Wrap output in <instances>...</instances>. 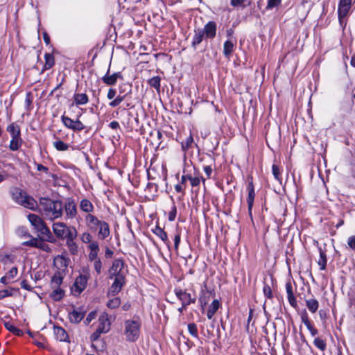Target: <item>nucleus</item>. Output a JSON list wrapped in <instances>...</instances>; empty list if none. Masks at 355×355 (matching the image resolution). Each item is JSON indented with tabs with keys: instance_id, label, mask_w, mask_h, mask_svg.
<instances>
[{
	"instance_id": "obj_15",
	"label": "nucleus",
	"mask_w": 355,
	"mask_h": 355,
	"mask_svg": "<svg viewBox=\"0 0 355 355\" xmlns=\"http://www.w3.org/2000/svg\"><path fill=\"white\" fill-rule=\"evenodd\" d=\"M78 232L69 233V237L66 239V245L72 254H76L78 252V246L75 242Z\"/></svg>"
},
{
	"instance_id": "obj_33",
	"label": "nucleus",
	"mask_w": 355,
	"mask_h": 355,
	"mask_svg": "<svg viewBox=\"0 0 355 355\" xmlns=\"http://www.w3.org/2000/svg\"><path fill=\"white\" fill-rule=\"evenodd\" d=\"M21 144L22 139L21 138V135L16 137H12L9 144V148L13 151L17 150L21 146Z\"/></svg>"
},
{
	"instance_id": "obj_50",
	"label": "nucleus",
	"mask_w": 355,
	"mask_h": 355,
	"mask_svg": "<svg viewBox=\"0 0 355 355\" xmlns=\"http://www.w3.org/2000/svg\"><path fill=\"white\" fill-rule=\"evenodd\" d=\"M313 343L314 345L321 351H324L326 349V343L322 339L315 338Z\"/></svg>"
},
{
	"instance_id": "obj_52",
	"label": "nucleus",
	"mask_w": 355,
	"mask_h": 355,
	"mask_svg": "<svg viewBox=\"0 0 355 355\" xmlns=\"http://www.w3.org/2000/svg\"><path fill=\"white\" fill-rule=\"evenodd\" d=\"M176 214H177V208H176V206L175 205V204L173 203V206L171 207V209L168 214V220L170 221H173L175 219Z\"/></svg>"
},
{
	"instance_id": "obj_51",
	"label": "nucleus",
	"mask_w": 355,
	"mask_h": 355,
	"mask_svg": "<svg viewBox=\"0 0 355 355\" xmlns=\"http://www.w3.org/2000/svg\"><path fill=\"white\" fill-rule=\"evenodd\" d=\"M17 234L21 238L31 237V234L24 227H19L17 230Z\"/></svg>"
},
{
	"instance_id": "obj_56",
	"label": "nucleus",
	"mask_w": 355,
	"mask_h": 355,
	"mask_svg": "<svg viewBox=\"0 0 355 355\" xmlns=\"http://www.w3.org/2000/svg\"><path fill=\"white\" fill-rule=\"evenodd\" d=\"M34 164L38 171H42L45 174H48L49 172V168L46 166H43L41 164H38L37 162H34Z\"/></svg>"
},
{
	"instance_id": "obj_38",
	"label": "nucleus",
	"mask_w": 355,
	"mask_h": 355,
	"mask_svg": "<svg viewBox=\"0 0 355 355\" xmlns=\"http://www.w3.org/2000/svg\"><path fill=\"white\" fill-rule=\"evenodd\" d=\"M153 232L157 235L162 241L166 243L168 241V236L166 232L159 226H156L153 230Z\"/></svg>"
},
{
	"instance_id": "obj_14",
	"label": "nucleus",
	"mask_w": 355,
	"mask_h": 355,
	"mask_svg": "<svg viewBox=\"0 0 355 355\" xmlns=\"http://www.w3.org/2000/svg\"><path fill=\"white\" fill-rule=\"evenodd\" d=\"M351 5L352 0H340L338 8V14L340 21L347 15L351 8Z\"/></svg>"
},
{
	"instance_id": "obj_49",
	"label": "nucleus",
	"mask_w": 355,
	"mask_h": 355,
	"mask_svg": "<svg viewBox=\"0 0 355 355\" xmlns=\"http://www.w3.org/2000/svg\"><path fill=\"white\" fill-rule=\"evenodd\" d=\"M93 262V266L98 275L101 273L103 264L101 259L92 261Z\"/></svg>"
},
{
	"instance_id": "obj_31",
	"label": "nucleus",
	"mask_w": 355,
	"mask_h": 355,
	"mask_svg": "<svg viewBox=\"0 0 355 355\" xmlns=\"http://www.w3.org/2000/svg\"><path fill=\"white\" fill-rule=\"evenodd\" d=\"M21 323V321H19V320H17L13 323H11L9 321H6V320L3 321V324H4V326L6 327V328L8 330H9L10 331L15 334L16 335H20L21 331L19 329L16 328L15 327V325L19 324Z\"/></svg>"
},
{
	"instance_id": "obj_43",
	"label": "nucleus",
	"mask_w": 355,
	"mask_h": 355,
	"mask_svg": "<svg viewBox=\"0 0 355 355\" xmlns=\"http://www.w3.org/2000/svg\"><path fill=\"white\" fill-rule=\"evenodd\" d=\"M193 143V139L191 135H190L185 141L181 143L182 149L183 151H187L192 146Z\"/></svg>"
},
{
	"instance_id": "obj_47",
	"label": "nucleus",
	"mask_w": 355,
	"mask_h": 355,
	"mask_svg": "<svg viewBox=\"0 0 355 355\" xmlns=\"http://www.w3.org/2000/svg\"><path fill=\"white\" fill-rule=\"evenodd\" d=\"M103 333H106V329L105 328V327H103L102 328H97V329L96 330L95 332H94L91 336H90V339L92 341H95L96 340L100 335Z\"/></svg>"
},
{
	"instance_id": "obj_54",
	"label": "nucleus",
	"mask_w": 355,
	"mask_h": 355,
	"mask_svg": "<svg viewBox=\"0 0 355 355\" xmlns=\"http://www.w3.org/2000/svg\"><path fill=\"white\" fill-rule=\"evenodd\" d=\"M188 329H189V333L193 336L194 337H197L198 336V330H197V327H196V325L194 324V323H190L188 325Z\"/></svg>"
},
{
	"instance_id": "obj_4",
	"label": "nucleus",
	"mask_w": 355,
	"mask_h": 355,
	"mask_svg": "<svg viewBox=\"0 0 355 355\" xmlns=\"http://www.w3.org/2000/svg\"><path fill=\"white\" fill-rule=\"evenodd\" d=\"M140 322L139 320H128L125 322L124 334L126 340L129 342L136 341L140 332Z\"/></svg>"
},
{
	"instance_id": "obj_60",
	"label": "nucleus",
	"mask_w": 355,
	"mask_h": 355,
	"mask_svg": "<svg viewBox=\"0 0 355 355\" xmlns=\"http://www.w3.org/2000/svg\"><path fill=\"white\" fill-rule=\"evenodd\" d=\"M116 95V91L114 88H110L108 89L107 94V98L109 100H113L115 98V96Z\"/></svg>"
},
{
	"instance_id": "obj_8",
	"label": "nucleus",
	"mask_w": 355,
	"mask_h": 355,
	"mask_svg": "<svg viewBox=\"0 0 355 355\" xmlns=\"http://www.w3.org/2000/svg\"><path fill=\"white\" fill-rule=\"evenodd\" d=\"M63 214L66 220H71L76 218L78 214L77 205L74 199L67 198L63 203Z\"/></svg>"
},
{
	"instance_id": "obj_57",
	"label": "nucleus",
	"mask_w": 355,
	"mask_h": 355,
	"mask_svg": "<svg viewBox=\"0 0 355 355\" xmlns=\"http://www.w3.org/2000/svg\"><path fill=\"white\" fill-rule=\"evenodd\" d=\"M282 0H268L267 8L270 9L279 6Z\"/></svg>"
},
{
	"instance_id": "obj_21",
	"label": "nucleus",
	"mask_w": 355,
	"mask_h": 355,
	"mask_svg": "<svg viewBox=\"0 0 355 355\" xmlns=\"http://www.w3.org/2000/svg\"><path fill=\"white\" fill-rule=\"evenodd\" d=\"M62 317L68 318L71 323H78L84 318V312H62Z\"/></svg>"
},
{
	"instance_id": "obj_11",
	"label": "nucleus",
	"mask_w": 355,
	"mask_h": 355,
	"mask_svg": "<svg viewBox=\"0 0 355 355\" xmlns=\"http://www.w3.org/2000/svg\"><path fill=\"white\" fill-rule=\"evenodd\" d=\"M114 281L110 286L108 291L109 295H115L118 294L125 284V277H115L112 279Z\"/></svg>"
},
{
	"instance_id": "obj_46",
	"label": "nucleus",
	"mask_w": 355,
	"mask_h": 355,
	"mask_svg": "<svg viewBox=\"0 0 355 355\" xmlns=\"http://www.w3.org/2000/svg\"><path fill=\"white\" fill-rule=\"evenodd\" d=\"M125 95H118L115 98L109 103V106L111 107H116L119 106L125 99Z\"/></svg>"
},
{
	"instance_id": "obj_18",
	"label": "nucleus",
	"mask_w": 355,
	"mask_h": 355,
	"mask_svg": "<svg viewBox=\"0 0 355 355\" xmlns=\"http://www.w3.org/2000/svg\"><path fill=\"white\" fill-rule=\"evenodd\" d=\"M248 196L247 198V203L250 216L252 218V209L253 207L254 200L255 197L254 188L252 182H250L248 185Z\"/></svg>"
},
{
	"instance_id": "obj_41",
	"label": "nucleus",
	"mask_w": 355,
	"mask_h": 355,
	"mask_svg": "<svg viewBox=\"0 0 355 355\" xmlns=\"http://www.w3.org/2000/svg\"><path fill=\"white\" fill-rule=\"evenodd\" d=\"M160 81L161 78L159 76H154L148 80V83L150 87H154L157 92H159Z\"/></svg>"
},
{
	"instance_id": "obj_6",
	"label": "nucleus",
	"mask_w": 355,
	"mask_h": 355,
	"mask_svg": "<svg viewBox=\"0 0 355 355\" xmlns=\"http://www.w3.org/2000/svg\"><path fill=\"white\" fill-rule=\"evenodd\" d=\"M89 278V272L80 274L76 278L75 282L71 288V293L73 295H79L85 289Z\"/></svg>"
},
{
	"instance_id": "obj_16",
	"label": "nucleus",
	"mask_w": 355,
	"mask_h": 355,
	"mask_svg": "<svg viewBox=\"0 0 355 355\" xmlns=\"http://www.w3.org/2000/svg\"><path fill=\"white\" fill-rule=\"evenodd\" d=\"M175 293L176 296L182 302L183 306L194 302L195 298L191 296L190 293H187L185 291L182 289H175Z\"/></svg>"
},
{
	"instance_id": "obj_40",
	"label": "nucleus",
	"mask_w": 355,
	"mask_h": 355,
	"mask_svg": "<svg viewBox=\"0 0 355 355\" xmlns=\"http://www.w3.org/2000/svg\"><path fill=\"white\" fill-rule=\"evenodd\" d=\"M54 148L58 151H66L69 149V146L62 140H56L53 143Z\"/></svg>"
},
{
	"instance_id": "obj_34",
	"label": "nucleus",
	"mask_w": 355,
	"mask_h": 355,
	"mask_svg": "<svg viewBox=\"0 0 355 355\" xmlns=\"http://www.w3.org/2000/svg\"><path fill=\"white\" fill-rule=\"evenodd\" d=\"M319 253H320V257L318 261V263L320 267V270H324L326 268L327 266V255L325 252L320 248H318Z\"/></svg>"
},
{
	"instance_id": "obj_28",
	"label": "nucleus",
	"mask_w": 355,
	"mask_h": 355,
	"mask_svg": "<svg viewBox=\"0 0 355 355\" xmlns=\"http://www.w3.org/2000/svg\"><path fill=\"white\" fill-rule=\"evenodd\" d=\"M53 333L55 336V338L62 342L67 341L69 339L68 334L66 331L60 327H54Z\"/></svg>"
},
{
	"instance_id": "obj_12",
	"label": "nucleus",
	"mask_w": 355,
	"mask_h": 355,
	"mask_svg": "<svg viewBox=\"0 0 355 355\" xmlns=\"http://www.w3.org/2000/svg\"><path fill=\"white\" fill-rule=\"evenodd\" d=\"M201 31L205 35L206 39H214L216 35L217 25L214 21H208Z\"/></svg>"
},
{
	"instance_id": "obj_59",
	"label": "nucleus",
	"mask_w": 355,
	"mask_h": 355,
	"mask_svg": "<svg viewBox=\"0 0 355 355\" xmlns=\"http://www.w3.org/2000/svg\"><path fill=\"white\" fill-rule=\"evenodd\" d=\"M21 288L27 291H31L33 287L31 286L26 279H24L20 282Z\"/></svg>"
},
{
	"instance_id": "obj_39",
	"label": "nucleus",
	"mask_w": 355,
	"mask_h": 355,
	"mask_svg": "<svg viewBox=\"0 0 355 355\" xmlns=\"http://www.w3.org/2000/svg\"><path fill=\"white\" fill-rule=\"evenodd\" d=\"M53 292L51 293V297L55 301L60 300L64 295V291L61 288H52Z\"/></svg>"
},
{
	"instance_id": "obj_29",
	"label": "nucleus",
	"mask_w": 355,
	"mask_h": 355,
	"mask_svg": "<svg viewBox=\"0 0 355 355\" xmlns=\"http://www.w3.org/2000/svg\"><path fill=\"white\" fill-rule=\"evenodd\" d=\"M99 325L98 328H102L105 327L106 329V332H107L110 329V326L111 324V320L108 317V314L106 312H102L101 315L98 318Z\"/></svg>"
},
{
	"instance_id": "obj_32",
	"label": "nucleus",
	"mask_w": 355,
	"mask_h": 355,
	"mask_svg": "<svg viewBox=\"0 0 355 355\" xmlns=\"http://www.w3.org/2000/svg\"><path fill=\"white\" fill-rule=\"evenodd\" d=\"M234 49V44L230 40L225 42L223 45V54L226 58H230Z\"/></svg>"
},
{
	"instance_id": "obj_61",
	"label": "nucleus",
	"mask_w": 355,
	"mask_h": 355,
	"mask_svg": "<svg viewBox=\"0 0 355 355\" xmlns=\"http://www.w3.org/2000/svg\"><path fill=\"white\" fill-rule=\"evenodd\" d=\"M17 275V268L16 267H12L9 272L7 273L8 279H12Z\"/></svg>"
},
{
	"instance_id": "obj_63",
	"label": "nucleus",
	"mask_w": 355,
	"mask_h": 355,
	"mask_svg": "<svg viewBox=\"0 0 355 355\" xmlns=\"http://www.w3.org/2000/svg\"><path fill=\"white\" fill-rule=\"evenodd\" d=\"M180 243V234L177 233L174 236V247L176 250H178L179 248V245Z\"/></svg>"
},
{
	"instance_id": "obj_37",
	"label": "nucleus",
	"mask_w": 355,
	"mask_h": 355,
	"mask_svg": "<svg viewBox=\"0 0 355 355\" xmlns=\"http://www.w3.org/2000/svg\"><path fill=\"white\" fill-rule=\"evenodd\" d=\"M45 64L43 70L50 69L55 64V58L51 53H46L44 55Z\"/></svg>"
},
{
	"instance_id": "obj_62",
	"label": "nucleus",
	"mask_w": 355,
	"mask_h": 355,
	"mask_svg": "<svg viewBox=\"0 0 355 355\" xmlns=\"http://www.w3.org/2000/svg\"><path fill=\"white\" fill-rule=\"evenodd\" d=\"M304 323L306 325L307 328L309 329L312 336H315L317 334V330L311 325L310 322L308 321L307 319L304 320Z\"/></svg>"
},
{
	"instance_id": "obj_17",
	"label": "nucleus",
	"mask_w": 355,
	"mask_h": 355,
	"mask_svg": "<svg viewBox=\"0 0 355 355\" xmlns=\"http://www.w3.org/2000/svg\"><path fill=\"white\" fill-rule=\"evenodd\" d=\"M86 225L92 231H96L98 225L103 221L99 220L96 216L93 214H87L85 218Z\"/></svg>"
},
{
	"instance_id": "obj_3",
	"label": "nucleus",
	"mask_w": 355,
	"mask_h": 355,
	"mask_svg": "<svg viewBox=\"0 0 355 355\" xmlns=\"http://www.w3.org/2000/svg\"><path fill=\"white\" fill-rule=\"evenodd\" d=\"M28 219L37 232L40 233V236L44 237L47 242H55V239L49 228L40 216L34 214H30L28 215Z\"/></svg>"
},
{
	"instance_id": "obj_26",
	"label": "nucleus",
	"mask_w": 355,
	"mask_h": 355,
	"mask_svg": "<svg viewBox=\"0 0 355 355\" xmlns=\"http://www.w3.org/2000/svg\"><path fill=\"white\" fill-rule=\"evenodd\" d=\"M73 98L76 106L84 105L89 102V97L85 93H75Z\"/></svg>"
},
{
	"instance_id": "obj_44",
	"label": "nucleus",
	"mask_w": 355,
	"mask_h": 355,
	"mask_svg": "<svg viewBox=\"0 0 355 355\" xmlns=\"http://www.w3.org/2000/svg\"><path fill=\"white\" fill-rule=\"evenodd\" d=\"M272 173L275 179L282 184V178L281 177V170L277 165L273 164L272 166Z\"/></svg>"
},
{
	"instance_id": "obj_48",
	"label": "nucleus",
	"mask_w": 355,
	"mask_h": 355,
	"mask_svg": "<svg viewBox=\"0 0 355 355\" xmlns=\"http://www.w3.org/2000/svg\"><path fill=\"white\" fill-rule=\"evenodd\" d=\"M30 239L26 241H24L21 245L23 246H28L32 248H35L37 245V238L33 237L31 235V237H28Z\"/></svg>"
},
{
	"instance_id": "obj_58",
	"label": "nucleus",
	"mask_w": 355,
	"mask_h": 355,
	"mask_svg": "<svg viewBox=\"0 0 355 355\" xmlns=\"http://www.w3.org/2000/svg\"><path fill=\"white\" fill-rule=\"evenodd\" d=\"M189 180L192 187H198L200 182V178L198 177L193 178L191 176V178H189Z\"/></svg>"
},
{
	"instance_id": "obj_53",
	"label": "nucleus",
	"mask_w": 355,
	"mask_h": 355,
	"mask_svg": "<svg viewBox=\"0 0 355 355\" xmlns=\"http://www.w3.org/2000/svg\"><path fill=\"white\" fill-rule=\"evenodd\" d=\"M220 303L217 299H214L209 306L208 311H217L220 307Z\"/></svg>"
},
{
	"instance_id": "obj_23",
	"label": "nucleus",
	"mask_w": 355,
	"mask_h": 355,
	"mask_svg": "<svg viewBox=\"0 0 355 355\" xmlns=\"http://www.w3.org/2000/svg\"><path fill=\"white\" fill-rule=\"evenodd\" d=\"M54 266L57 268L56 271H62L65 274L68 266V260L62 256H58L54 259Z\"/></svg>"
},
{
	"instance_id": "obj_19",
	"label": "nucleus",
	"mask_w": 355,
	"mask_h": 355,
	"mask_svg": "<svg viewBox=\"0 0 355 355\" xmlns=\"http://www.w3.org/2000/svg\"><path fill=\"white\" fill-rule=\"evenodd\" d=\"M286 291L287 295V299L293 309H297V303L296 298L294 295L293 286L291 282H288L286 284Z\"/></svg>"
},
{
	"instance_id": "obj_1",
	"label": "nucleus",
	"mask_w": 355,
	"mask_h": 355,
	"mask_svg": "<svg viewBox=\"0 0 355 355\" xmlns=\"http://www.w3.org/2000/svg\"><path fill=\"white\" fill-rule=\"evenodd\" d=\"M37 207L41 214L51 221L58 219L63 215V202L60 200L41 198Z\"/></svg>"
},
{
	"instance_id": "obj_9",
	"label": "nucleus",
	"mask_w": 355,
	"mask_h": 355,
	"mask_svg": "<svg viewBox=\"0 0 355 355\" xmlns=\"http://www.w3.org/2000/svg\"><path fill=\"white\" fill-rule=\"evenodd\" d=\"M214 290L208 288L206 283H204L201 286V291L199 297V301L202 309H205L208 304L209 302L214 297Z\"/></svg>"
},
{
	"instance_id": "obj_45",
	"label": "nucleus",
	"mask_w": 355,
	"mask_h": 355,
	"mask_svg": "<svg viewBox=\"0 0 355 355\" xmlns=\"http://www.w3.org/2000/svg\"><path fill=\"white\" fill-rule=\"evenodd\" d=\"M121 304V300L119 297H114L112 299H110L107 302V306L110 309H117Z\"/></svg>"
},
{
	"instance_id": "obj_35",
	"label": "nucleus",
	"mask_w": 355,
	"mask_h": 355,
	"mask_svg": "<svg viewBox=\"0 0 355 355\" xmlns=\"http://www.w3.org/2000/svg\"><path fill=\"white\" fill-rule=\"evenodd\" d=\"M263 292L265 297H267V300L265 301V303L263 304V309L264 311H266L267 309V304L269 302V301L272 300V293L270 286L266 284H264Z\"/></svg>"
},
{
	"instance_id": "obj_2",
	"label": "nucleus",
	"mask_w": 355,
	"mask_h": 355,
	"mask_svg": "<svg viewBox=\"0 0 355 355\" xmlns=\"http://www.w3.org/2000/svg\"><path fill=\"white\" fill-rule=\"evenodd\" d=\"M12 199L18 205L25 208L34 210L37 207V201L21 189L13 187L10 189Z\"/></svg>"
},
{
	"instance_id": "obj_55",
	"label": "nucleus",
	"mask_w": 355,
	"mask_h": 355,
	"mask_svg": "<svg viewBox=\"0 0 355 355\" xmlns=\"http://www.w3.org/2000/svg\"><path fill=\"white\" fill-rule=\"evenodd\" d=\"M81 241L85 243H91L92 241V236L88 232H84L82 235H81Z\"/></svg>"
},
{
	"instance_id": "obj_42",
	"label": "nucleus",
	"mask_w": 355,
	"mask_h": 355,
	"mask_svg": "<svg viewBox=\"0 0 355 355\" xmlns=\"http://www.w3.org/2000/svg\"><path fill=\"white\" fill-rule=\"evenodd\" d=\"M306 304L310 311H317L318 308V302L313 297L306 299Z\"/></svg>"
},
{
	"instance_id": "obj_20",
	"label": "nucleus",
	"mask_w": 355,
	"mask_h": 355,
	"mask_svg": "<svg viewBox=\"0 0 355 355\" xmlns=\"http://www.w3.org/2000/svg\"><path fill=\"white\" fill-rule=\"evenodd\" d=\"M65 274L62 271H55L51 277V288H60L62 284L63 279Z\"/></svg>"
},
{
	"instance_id": "obj_7",
	"label": "nucleus",
	"mask_w": 355,
	"mask_h": 355,
	"mask_svg": "<svg viewBox=\"0 0 355 355\" xmlns=\"http://www.w3.org/2000/svg\"><path fill=\"white\" fill-rule=\"evenodd\" d=\"M109 279H112L115 277H125L126 271L124 270V262L121 259H116L113 261L111 267L108 270Z\"/></svg>"
},
{
	"instance_id": "obj_30",
	"label": "nucleus",
	"mask_w": 355,
	"mask_h": 355,
	"mask_svg": "<svg viewBox=\"0 0 355 355\" xmlns=\"http://www.w3.org/2000/svg\"><path fill=\"white\" fill-rule=\"evenodd\" d=\"M46 241L44 237H39L37 238V245L35 248H38L46 252H51V247L45 242Z\"/></svg>"
},
{
	"instance_id": "obj_5",
	"label": "nucleus",
	"mask_w": 355,
	"mask_h": 355,
	"mask_svg": "<svg viewBox=\"0 0 355 355\" xmlns=\"http://www.w3.org/2000/svg\"><path fill=\"white\" fill-rule=\"evenodd\" d=\"M52 228L55 236L61 239L68 238L69 233H74L77 232L75 227H68L64 223L62 222L53 223Z\"/></svg>"
},
{
	"instance_id": "obj_22",
	"label": "nucleus",
	"mask_w": 355,
	"mask_h": 355,
	"mask_svg": "<svg viewBox=\"0 0 355 355\" xmlns=\"http://www.w3.org/2000/svg\"><path fill=\"white\" fill-rule=\"evenodd\" d=\"M88 248L89 249V252L88 254V259L90 261L100 259L98 257V254L99 252V245H98V243L97 241L92 242L89 245Z\"/></svg>"
},
{
	"instance_id": "obj_13",
	"label": "nucleus",
	"mask_w": 355,
	"mask_h": 355,
	"mask_svg": "<svg viewBox=\"0 0 355 355\" xmlns=\"http://www.w3.org/2000/svg\"><path fill=\"white\" fill-rule=\"evenodd\" d=\"M110 65L106 72V73L102 77V81L109 86H113L116 85L119 78H122L121 73L120 72H115L112 74H110Z\"/></svg>"
},
{
	"instance_id": "obj_10",
	"label": "nucleus",
	"mask_w": 355,
	"mask_h": 355,
	"mask_svg": "<svg viewBox=\"0 0 355 355\" xmlns=\"http://www.w3.org/2000/svg\"><path fill=\"white\" fill-rule=\"evenodd\" d=\"M61 121L67 128L72 130L73 131H81L85 128L84 124L78 119L73 120L69 116L62 115L61 116Z\"/></svg>"
},
{
	"instance_id": "obj_27",
	"label": "nucleus",
	"mask_w": 355,
	"mask_h": 355,
	"mask_svg": "<svg viewBox=\"0 0 355 355\" xmlns=\"http://www.w3.org/2000/svg\"><path fill=\"white\" fill-rule=\"evenodd\" d=\"M205 37V34L201 31V28H198L194 30V35L192 39V46L196 49L198 45H199Z\"/></svg>"
},
{
	"instance_id": "obj_25",
	"label": "nucleus",
	"mask_w": 355,
	"mask_h": 355,
	"mask_svg": "<svg viewBox=\"0 0 355 355\" xmlns=\"http://www.w3.org/2000/svg\"><path fill=\"white\" fill-rule=\"evenodd\" d=\"M101 229L98 231V236L103 240L107 238L110 234V226L107 222L103 220L101 224Z\"/></svg>"
},
{
	"instance_id": "obj_64",
	"label": "nucleus",
	"mask_w": 355,
	"mask_h": 355,
	"mask_svg": "<svg viewBox=\"0 0 355 355\" xmlns=\"http://www.w3.org/2000/svg\"><path fill=\"white\" fill-rule=\"evenodd\" d=\"M347 244L350 248L355 250V236H352L348 238Z\"/></svg>"
},
{
	"instance_id": "obj_24",
	"label": "nucleus",
	"mask_w": 355,
	"mask_h": 355,
	"mask_svg": "<svg viewBox=\"0 0 355 355\" xmlns=\"http://www.w3.org/2000/svg\"><path fill=\"white\" fill-rule=\"evenodd\" d=\"M79 207L82 211L87 214H92L94 210L92 202L87 198H83L80 201Z\"/></svg>"
},
{
	"instance_id": "obj_36",
	"label": "nucleus",
	"mask_w": 355,
	"mask_h": 355,
	"mask_svg": "<svg viewBox=\"0 0 355 355\" xmlns=\"http://www.w3.org/2000/svg\"><path fill=\"white\" fill-rule=\"evenodd\" d=\"M7 131L10 133L11 137H16L21 135L20 128L15 123H12L7 127Z\"/></svg>"
}]
</instances>
